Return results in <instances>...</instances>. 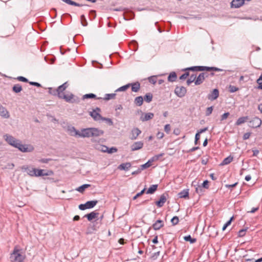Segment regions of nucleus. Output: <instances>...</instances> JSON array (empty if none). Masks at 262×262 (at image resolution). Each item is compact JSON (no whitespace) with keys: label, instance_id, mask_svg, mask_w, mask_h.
I'll return each mask as SVG.
<instances>
[{"label":"nucleus","instance_id":"1","mask_svg":"<svg viewBox=\"0 0 262 262\" xmlns=\"http://www.w3.org/2000/svg\"><path fill=\"white\" fill-rule=\"evenodd\" d=\"M4 138L9 144L18 148L22 152H30L34 150L33 146L31 145L22 144L21 141L16 139L11 135L6 134L4 136Z\"/></svg>","mask_w":262,"mask_h":262},{"label":"nucleus","instance_id":"2","mask_svg":"<svg viewBox=\"0 0 262 262\" xmlns=\"http://www.w3.org/2000/svg\"><path fill=\"white\" fill-rule=\"evenodd\" d=\"M26 257L23 250L18 246H15L10 254V260L11 262H24Z\"/></svg>","mask_w":262,"mask_h":262},{"label":"nucleus","instance_id":"3","mask_svg":"<svg viewBox=\"0 0 262 262\" xmlns=\"http://www.w3.org/2000/svg\"><path fill=\"white\" fill-rule=\"evenodd\" d=\"M103 131L96 128H88L83 129L79 133V137H98L102 135Z\"/></svg>","mask_w":262,"mask_h":262},{"label":"nucleus","instance_id":"4","mask_svg":"<svg viewBox=\"0 0 262 262\" xmlns=\"http://www.w3.org/2000/svg\"><path fill=\"white\" fill-rule=\"evenodd\" d=\"M185 70H191L193 71H222L223 70L215 68V67H209L205 66H195L188 68L185 69Z\"/></svg>","mask_w":262,"mask_h":262},{"label":"nucleus","instance_id":"5","mask_svg":"<svg viewBox=\"0 0 262 262\" xmlns=\"http://www.w3.org/2000/svg\"><path fill=\"white\" fill-rule=\"evenodd\" d=\"M187 90L183 86H177L174 90V93L175 94L180 98H182L184 97L186 93Z\"/></svg>","mask_w":262,"mask_h":262},{"label":"nucleus","instance_id":"6","mask_svg":"<svg viewBox=\"0 0 262 262\" xmlns=\"http://www.w3.org/2000/svg\"><path fill=\"white\" fill-rule=\"evenodd\" d=\"M261 124V120L260 118L254 117L249 122V126L253 128L258 127Z\"/></svg>","mask_w":262,"mask_h":262},{"label":"nucleus","instance_id":"7","mask_svg":"<svg viewBox=\"0 0 262 262\" xmlns=\"http://www.w3.org/2000/svg\"><path fill=\"white\" fill-rule=\"evenodd\" d=\"M99 112H100V109L98 107H97L92 112H90V115L95 120L98 121L102 119V117L99 113Z\"/></svg>","mask_w":262,"mask_h":262},{"label":"nucleus","instance_id":"8","mask_svg":"<svg viewBox=\"0 0 262 262\" xmlns=\"http://www.w3.org/2000/svg\"><path fill=\"white\" fill-rule=\"evenodd\" d=\"M21 169L25 172H26L27 174L31 177H34V175H35V168L31 167L28 165H24L21 167Z\"/></svg>","mask_w":262,"mask_h":262},{"label":"nucleus","instance_id":"9","mask_svg":"<svg viewBox=\"0 0 262 262\" xmlns=\"http://www.w3.org/2000/svg\"><path fill=\"white\" fill-rule=\"evenodd\" d=\"M154 117V114L152 113H142V114L140 116V119L142 122L147 121L149 120L152 119Z\"/></svg>","mask_w":262,"mask_h":262},{"label":"nucleus","instance_id":"10","mask_svg":"<svg viewBox=\"0 0 262 262\" xmlns=\"http://www.w3.org/2000/svg\"><path fill=\"white\" fill-rule=\"evenodd\" d=\"M219 96V90L216 89H215L209 94L208 95L207 98L209 100L213 101L217 99Z\"/></svg>","mask_w":262,"mask_h":262},{"label":"nucleus","instance_id":"11","mask_svg":"<svg viewBox=\"0 0 262 262\" xmlns=\"http://www.w3.org/2000/svg\"><path fill=\"white\" fill-rule=\"evenodd\" d=\"M143 146V143L142 141L134 142L130 146L132 151H135L141 149Z\"/></svg>","mask_w":262,"mask_h":262},{"label":"nucleus","instance_id":"12","mask_svg":"<svg viewBox=\"0 0 262 262\" xmlns=\"http://www.w3.org/2000/svg\"><path fill=\"white\" fill-rule=\"evenodd\" d=\"M0 116L6 119L10 117V114L7 110L2 105H0Z\"/></svg>","mask_w":262,"mask_h":262},{"label":"nucleus","instance_id":"13","mask_svg":"<svg viewBox=\"0 0 262 262\" xmlns=\"http://www.w3.org/2000/svg\"><path fill=\"white\" fill-rule=\"evenodd\" d=\"M74 95L72 94L66 95L64 94H60L59 98L64 99L67 102L73 103L75 101L73 100Z\"/></svg>","mask_w":262,"mask_h":262},{"label":"nucleus","instance_id":"14","mask_svg":"<svg viewBox=\"0 0 262 262\" xmlns=\"http://www.w3.org/2000/svg\"><path fill=\"white\" fill-rule=\"evenodd\" d=\"M207 77V75L204 73H201L199 74V75L197 77L195 81V85H200L203 83L205 79V77Z\"/></svg>","mask_w":262,"mask_h":262},{"label":"nucleus","instance_id":"15","mask_svg":"<svg viewBox=\"0 0 262 262\" xmlns=\"http://www.w3.org/2000/svg\"><path fill=\"white\" fill-rule=\"evenodd\" d=\"M167 194H163L160 196V200L157 201L156 204L159 207H161L163 206L164 204L166 202L167 200Z\"/></svg>","mask_w":262,"mask_h":262},{"label":"nucleus","instance_id":"16","mask_svg":"<svg viewBox=\"0 0 262 262\" xmlns=\"http://www.w3.org/2000/svg\"><path fill=\"white\" fill-rule=\"evenodd\" d=\"M244 4V0H233L231 3V8H239Z\"/></svg>","mask_w":262,"mask_h":262},{"label":"nucleus","instance_id":"17","mask_svg":"<svg viewBox=\"0 0 262 262\" xmlns=\"http://www.w3.org/2000/svg\"><path fill=\"white\" fill-rule=\"evenodd\" d=\"M141 131L138 128H134L131 132V140H135L137 138L138 136L141 134Z\"/></svg>","mask_w":262,"mask_h":262},{"label":"nucleus","instance_id":"18","mask_svg":"<svg viewBox=\"0 0 262 262\" xmlns=\"http://www.w3.org/2000/svg\"><path fill=\"white\" fill-rule=\"evenodd\" d=\"M68 86V84L67 82H65L63 84L58 86V89L56 90V93H57L59 98L60 94H64L63 92L67 89Z\"/></svg>","mask_w":262,"mask_h":262},{"label":"nucleus","instance_id":"19","mask_svg":"<svg viewBox=\"0 0 262 262\" xmlns=\"http://www.w3.org/2000/svg\"><path fill=\"white\" fill-rule=\"evenodd\" d=\"M68 131L69 134L72 136H79L80 132L76 130L74 126H70L68 127Z\"/></svg>","mask_w":262,"mask_h":262},{"label":"nucleus","instance_id":"20","mask_svg":"<svg viewBox=\"0 0 262 262\" xmlns=\"http://www.w3.org/2000/svg\"><path fill=\"white\" fill-rule=\"evenodd\" d=\"M99 213L93 211L90 213L84 215V217H87L89 221L93 220L98 217Z\"/></svg>","mask_w":262,"mask_h":262},{"label":"nucleus","instance_id":"21","mask_svg":"<svg viewBox=\"0 0 262 262\" xmlns=\"http://www.w3.org/2000/svg\"><path fill=\"white\" fill-rule=\"evenodd\" d=\"M164 226L163 221L159 220L152 225V227L155 230H159Z\"/></svg>","mask_w":262,"mask_h":262},{"label":"nucleus","instance_id":"22","mask_svg":"<svg viewBox=\"0 0 262 262\" xmlns=\"http://www.w3.org/2000/svg\"><path fill=\"white\" fill-rule=\"evenodd\" d=\"M44 171H45V170L43 169L35 168V175H34V177L48 176L49 175V173H45Z\"/></svg>","mask_w":262,"mask_h":262},{"label":"nucleus","instance_id":"23","mask_svg":"<svg viewBox=\"0 0 262 262\" xmlns=\"http://www.w3.org/2000/svg\"><path fill=\"white\" fill-rule=\"evenodd\" d=\"M132 87V91L134 92H137L140 89V84L139 82L130 83Z\"/></svg>","mask_w":262,"mask_h":262},{"label":"nucleus","instance_id":"24","mask_svg":"<svg viewBox=\"0 0 262 262\" xmlns=\"http://www.w3.org/2000/svg\"><path fill=\"white\" fill-rule=\"evenodd\" d=\"M178 195L180 198H188L189 196V190L188 189H184L182 191L179 192L178 193Z\"/></svg>","mask_w":262,"mask_h":262},{"label":"nucleus","instance_id":"25","mask_svg":"<svg viewBox=\"0 0 262 262\" xmlns=\"http://www.w3.org/2000/svg\"><path fill=\"white\" fill-rule=\"evenodd\" d=\"M143 98L142 96H138L135 98L134 103L137 106H141L143 102Z\"/></svg>","mask_w":262,"mask_h":262},{"label":"nucleus","instance_id":"26","mask_svg":"<svg viewBox=\"0 0 262 262\" xmlns=\"http://www.w3.org/2000/svg\"><path fill=\"white\" fill-rule=\"evenodd\" d=\"M196 183L195 182L193 181L192 183V185L195 187V192L197 193L201 194L203 191V188L201 186L198 185V184Z\"/></svg>","mask_w":262,"mask_h":262},{"label":"nucleus","instance_id":"27","mask_svg":"<svg viewBox=\"0 0 262 262\" xmlns=\"http://www.w3.org/2000/svg\"><path fill=\"white\" fill-rule=\"evenodd\" d=\"M248 119L249 118L248 116L240 117L237 119L235 124L236 125H239L246 122L248 120Z\"/></svg>","mask_w":262,"mask_h":262},{"label":"nucleus","instance_id":"28","mask_svg":"<svg viewBox=\"0 0 262 262\" xmlns=\"http://www.w3.org/2000/svg\"><path fill=\"white\" fill-rule=\"evenodd\" d=\"M131 167L130 163H122L119 165V168L121 170H127Z\"/></svg>","mask_w":262,"mask_h":262},{"label":"nucleus","instance_id":"29","mask_svg":"<svg viewBox=\"0 0 262 262\" xmlns=\"http://www.w3.org/2000/svg\"><path fill=\"white\" fill-rule=\"evenodd\" d=\"M158 185H151L147 190V194H152L154 193L157 189Z\"/></svg>","mask_w":262,"mask_h":262},{"label":"nucleus","instance_id":"30","mask_svg":"<svg viewBox=\"0 0 262 262\" xmlns=\"http://www.w3.org/2000/svg\"><path fill=\"white\" fill-rule=\"evenodd\" d=\"M98 203L97 201H91L86 202V205L88 209L93 208Z\"/></svg>","mask_w":262,"mask_h":262},{"label":"nucleus","instance_id":"31","mask_svg":"<svg viewBox=\"0 0 262 262\" xmlns=\"http://www.w3.org/2000/svg\"><path fill=\"white\" fill-rule=\"evenodd\" d=\"M152 97H153L152 94L150 93H147L144 96V97L143 99H144V100L146 102L149 103V102H150L152 101Z\"/></svg>","mask_w":262,"mask_h":262},{"label":"nucleus","instance_id":"32","mask_svg":"<svg viewBox=\"0 0 262 262\" xmlns=\"http://www.w3.org/2000/svg\"><path fill=\"white\" fill-rule=\"evenodd\" d=\"M177 79V75L174 72L171 73L168 77V80L170 82L174 81Z\"/></svg>","mask_w":262,"mask_h":262},{"label":"nucleus","instance_id":"33","mask_svg":"<svg viewBox=\"0 0 262 262\" xmlns=\"http://www.w3.org/2000/svg\"><path fill=\"white\" fill-rule=\"evenodd\" d=\"M13 91L17 93L21 91L22 88L19 84H15L12 88Z\"/></svg>","mask_w":262,"mask_h":262},{"label":"nucleus","instance_id":"34","mask_svg":"<svg viewBox=\"0 0 262 262\" xmlns=\"http://www.w3.org/2000/svg\"><path fill=\"white\" fill-rule=\"evenodd\" d=\"M90 186L91 185L90 184H84V185L79 187L78 188H77L76 189V190L81 193H82L86 188L90 187Z\"/></svg>","mask_w":262,"mask_h":262},{"label":"nucleus","instance_id":"35","mask_svg":"<svg viewBox=\"0 0 262 262\" xmlns=\"http://www.w3.org/2000/svg\"><path fill=\"white\" fill-rule=\"evenodd\" d=\"M233 160V158L231 156H229L227 158H226L224 159V160L223 161L222 163H221V165H227L229 164L230 162H232Z\"/></svg>","mask_w":262,"mask_h":262},{"label":"nucleus","instance_id":"36","mask_svg":"<svg viewBox=\"0 0 262 262\" xmlns=\"http://www.w3.org/2000/svg\"><path fill=\"white\" fill-rule=\"evenodd\" d=\"M89 98H96V99H100V98H97L96 95L94 94H87L84 95L82 97L83 99H89Z\"/></svg>","mask_w":262,"mask_h":262},{"label":"nucleus","instance_id":"37","mask_svg":"<svg viewBox=\"0 0 262 262\" xmlns=\"http://www.w3.org/2000/svg\"><path fill=\"white\" fill-rule=\"evenodd\" d=\"M153 162L152 161H151V159H149L146 163L144 164H143L141 166V170H143L144 169L147 168L149 167H150L151 165V163Z\"/></svg>","mask_w":262,"mask_h":262},{"label":"nucleus","instance_id":"38","mask_svg":"<svg viewBox=\"0 0 262 262\" xmlns=\"http://www.w3.org/2000/svg\"><path fill=\"white\" fill-rule=\"evenodd\" d=\"M116 96V94L112 93V94H107L105 95V97L104 98V99L105 100H109L110 99H114Z\"/></svg>","mask_w":262,"mask_h":262},{"label":"nucleus","instance_id":"39","mask_svg":"<svg viewBox=\"0 0 262 262\" xmlns=\"http://www.w3.org/2000/svg\"><path fill=\"white\" fill-rule=\"evenodd\" d=\"M130 86V84H127L126 85H125L124 86H122L119 89H118L116 91V92H119V91H126L128 88Z\"/></svg>","mask_w":262,"mask_h":262},{"label":"nucleus","instance_id":"40","mask_svg":"<svg viewBox=\"0 0 262 262\" xmlns=\"http://www.w3.org/2000/svg\"><path fill=\"white\" fill-rule=\"evenodd\" d=\"M81 23L83 26H86L88 25V22L84 15H82L80 16Z\"/></svg>","mask_w":262,"mask_h":262},{"label":"nucleus","instance_id":"41","mask_svg":"<svg viewBox=\"0 0 262 262\" xmlns=\"http://www.w3.org/2000/svg\"><path fill=\"white\" fill-rule=\"evenodd\" d=\"M184 238L186 241H189L191 243H193L196 241V239L192 238L190 235L186 236Z\"/></svg>","mask_w":262,"mask_h":262},{"label":"nucleus","instance_id":"42","mask_svg":"<svg viewBox=\"0 0 262 262\" xmlns=\"http://www.w3.org/2000/svg\"><path fill=\"white\" fill-rule=\"evenodd\" d=\"M179 221V217L177 216H175L171 220V222L173 225H176L178 224Z\"/></svg>","mask_w":262,"mask_h":262},{"label":"nucleus","instance_id":"43","mask_svg":"<svg viewBox=\"0 0 262 262\" xmlns=\"http://www.w3.org/2000/svg\"><path fill=\"white\" fill-rule=\"evenodd\" d=\"M163 155V154H161L159 155H155V156L152 157L151 158V161L152 162L157 161L160 157H162Z\"/></svg>","mask_w":262,"mask_h":262},{"label":"nucleus","instance_id":"44","mask_svg":"<svg viewBox=\"0 0 262 262\" xmlns=\"http://www.w3.org/2000/svg\"><path fill=\"white\" fill-rule=\"evenodd\" d=\"M233 218V217H231V219L228 222H227V223L224 225L222 228L223 230H225L226 228L231 224Z\"/></svg>","mask_w":262,"mask_h":262},{"label":"nucleus","instance_id":"45","mask_svg":"<svg viewBox=\"0 0 262 262\" xmlns=\"http://www.w3.org/2000/svg\"><path fill=\"white\" fill-rule=\"evenodd\" d=\"M238 90V88L235 86H233V85L229 86V91L231 93L235 92Z\"/></svg>","mask_w":262,"mask_h":262},{"label":"nucleus","instance_id":"46","mask_svg":"<svg viewBox=\"0 0 262 262\" xmlns=\"http://www.w3.org/2000/svg\"><path fill=\"white\" fill-rule=\"evenodd\" d=\"M213 111V106L208 107L206 111V115L207 116H209L212 112Z\"/></svg>","mask_w":262,"mask_h":262},{"label":"nucleus","instance_id":"47","mask_svg":"<svg viewBox=\"0 0 262 262\" xmlns=\"http://www.w3.org/2000/svg\"><path fill=\"white\" fill-rule=\"evenodd\" d=\"M99 149H100L102 152H106L108 149V147L105 145H100Z\"/></svg>","mask_w":262,"mask_h":262},{"label":"nucleus","instance_id":"48","mask_svg":"<svg viewBox=\"0 0 262 262\" xmlns=\"http://www.w3.org/2000/svg\"><path fill=\"white\" fill-rule=\"evenodd\" d=\"M247 229H243L238 231V236L239 237H243L245 235Z\"/></svg>","mask_w":262,"mask_h":262},{"label":"nucleus","instance_id":"49","mask_svg":"<svg viewBox=\"0 0 262 262\" xmlns=\"http://www.w3.org/2000/svg\"><path fill=\"white\" fill-rule=\"evenodd\" d=\"M145 190V188H144L141 192L138 193L135 196H134L133 200H136L137 198L142 195L144 193Z\"/></svg>","mask_w":262,"mask_h":262},{"label":"nucleus","instance_id":"50","mask_svg":"<svg viewBox=\"0 0 262 262\" xmlns=\"http://www.w3.org/2000/svg\"><path fill=\"white\" fill-rule=\"evenodd\" d=\"M170 129H171V127H170V125L169 124H166L165 125L164 131L166 133L168 134L170 131Z\"/></svg>","mask_w":262,"mask_h":262},{"label":"nucleus","instance_id":"51","mask_svg":"<svg viewBox=\"0 0 262 262\" xmlns=\"http://www.w3.org/2000/svg\"><path fill=\"white\" fill-rule=\"evenodd\" d=\"M117 151V149L116 147H112L111 148H108V149L107 151V152L109 154H112L114 152H116Z\"/></svg>","mask_w":262,"mask_h":262},{"label":"nucleus","instance_id":"52","mask_svg":"<svg viewBox=\"0 0 262 262\" xmlns=\"http://www.w3.org/2000/svg\"><path fill=\"white\" fill-rule=\"evenodd\" d=\"M229 116V113H225L221 116V120H224L226 119Z\"/></svg>","mask_w":262,"mask_h":262},{"label":"nucleus","instance_id":"53","mask_svg":"<svg viewBox=\"0 0 262 262\" xmlns=\"http://www.w3.org/2000/svg\"><path fill=\"white\" fill-rule=\"evenodd\" d=\"M208 183L209 182L207 180H205L203 182V183L202 184V187H204L205 188H208Z\"/></svg>","mask_w":262,"mask_h":262},{"label":"nucleus","instance_id":"54","mask_svg":"<svg viewBox=\"0 0 262 262\" xmlns=\"http://www.w3.org/2000/svg\"><path fill=\"white\" fill-rule=\"evenodd\" d=\"M189 76V73L188 72H186L184 74H183V75H182L180 77V79H186L188 76Z\"/></svg>","mask_w":262,"mask_h":262},{"label":"nucleus","instance_id":"55","mask_svg":"<svg viewBox=\"0 0 262 262\" xmlns=\"http://www.w3.org/2000/svg\"><path fill=\"white\" fill-rule=\"evenodd\" d=\"M17 79L20 81H23V82H28V80L27 78H26L25 77H23V76H19L17 78Z\"/></svg>","mask_w":262,"mask_h":262},{"label":"nucleus","instance_id":"56","mask_svg":"<svg viewBox=\"0 0 262 262\" xmlns=\"http://www.w3.org/2000/svg\"><path fill=\"white\" fill-rule=\"evenodd\" d=\"M79 209L82 210H85L86 209H88L87 207H86V203H85L84 204H80V205H79Z\"/></svg>","mask_w":262,"mask_h":262},{"label":"nucleus","instance_id":"57","mask_svg":"<svg viewBox=\"0 0 262 262\" xmlns=\"http://www.w3.org/2000/svg\"><path fill=\"white\" fill-rule=\"evenodd\" d=\"M51 160V159H41L39 160V162L42 163H47Z\"/></svg>","mask_w":262,"mask_h":262},{"label":"nucleus","instance_id":"58","mask_svg":"<svg viewBox=\"0 0 262 262\" xmlns=\"http://www.w3.org/2000/svg\"><path fill=\"white\" fill-rule=\"evenodd\" d=\"M149 81L152 83L155 84L156 83V78L154 77H150L148 78Z\"/></svg>","mask_w":262,"mask_h":262},{"label":"nucleus","instance_id":"59","mask_svg":"<svg viewBox=\"0 0 262 262\" xmlns=\"http://www.w3.org/2000/svg\"><path fill=\"white\" fill-rule=\"evenodd\" d=\"M251 134L250 133H245L243 136V139L244 140H247L249 138Z\"/></svg>","mask_w":262,"mask_h":262},{"label":"nucleus","instance_id":"60","mask_svg":"<svg viewBox=\"0 0 262 262\" xmlns=\"http://www.w3.org/2000/svg\"><path fill=\"white\" fill-rule=\"evenodd\" d=\"M164 137V134L163 133H162V132H159L157 134V137L158 138V139H162L163 137Z\"/></svg>","mask_w":262,"mask_h":262},{"label":"nucleus","instance_id":"61","mask_svg":"<svg viewBox=\"0 0 262 262\" xmlns=\"http://www.w3.org/2000/svg\"><path fill=\"white\" fill-rule=\"evenodd\" d=\"M29 83L31 85H34V86H37V87H40L41 86V84L40 83H38V82H30Z\"/></svg>","mask_w":262,"mask_h":262},{"label":"nucleus","instance_id":"62","mask_svg":"<svg viewBox=\"0 0 262 262\" xmlns=\"http://www.w3.org/2000/svg\"><path fill=\"white\" fill-rule=\"evenodd\" d=\"M101 120H106L110 125H113V121L111 119L103 118Z\"/></svg>","mask_w":262,"mask_h":262},{"label":"nucleus","instance_id":"63","mask_svg":"<svg viewBox=\"0 0 262 262\" xmlns=\"http://www.w3.org/2000/svg\"><path fill=\"white\" fill-rule=\"evenodd\" d=\"M189 79L192 81V82H195L196 79V75L194 74H192L190 76Z\"/></svg>","mask_w":262,"mask_h":262},{"label":"nucleus","instance_id":"64","mask_svg":"<svg viewBox=\"0 0 262 262\" xmlns=\"http://www.w3.org/2000/svg\"><path fill=\"white\" fill-rule=\"evenodd\" d=\"M257 83L258 84H262V74L259 77V78L257 80Z\"/></svg>","mask_w":262,"mask_h":262}]
</instances>
